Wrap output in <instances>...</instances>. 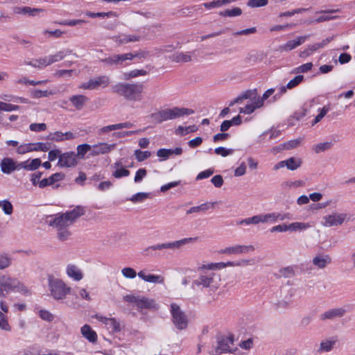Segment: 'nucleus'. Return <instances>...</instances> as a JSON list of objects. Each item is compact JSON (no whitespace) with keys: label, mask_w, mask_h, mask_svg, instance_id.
I'll return each instance as SVG.
<instances>
[{"label":"nucleus","mask_w":355,"mask_h":355,"mask_svg":"<svg viewBox=\"0 0 355 355\" xmlns=\"http://www.w3.org/2000/svg\"><path fill=\"white\" fill-rule=\"evenodd\" d=\"M144 85L142 83H119L112 87V92L128 101H140L143 98Z\"/></svg>","instance_id":"f257e3e1"},{"label":"nucleus","mask_w":355,"mask_h":355,"mask_svg":"<svg viewBox=\"0 0 355 355\" xmlns=\"http://www.w3.org/2000/svg\"><path fill=\"white\" fill-rule=\"evenodd\" d=\"M194 113V110L187 107H174L160 110L152 113L149 117L151 122L155 124H160L164 121L175 119L184 116H189Z\"/></svg>","instance_id":"f03ea898"},{"label":"nucleus","mask_w":355,"mask_h":355,"mask_svg":"<svg viewBox=\"0 0 355 355\" xmlns=\"http://www.w3.org/2000/svg\"><path fill=\"white\" fill-rule=\"evenodd\" d=\"M0 289L1 296L3 297H6V295L10 292L19 291L24 295L29 293L28 288L23 284L9 275H3L0 277Z\"/></svg>","instance_id":"7ed1b4c3"},{"label":"nucleus","mask_w":355,"mask_h":355,"mask_svg":"<svg viewBox=\"0 0 355 355\" xmlns=\"http://www.w3.org/2000/svg\"><path fill=\"white\" fill-rule=\"evenodd\" d=\"M49 286L51 295L57 300L64 299L71 291V288L67 286L63 281L53 277H49Z\"/></svg>","instance_id":"20e7f679"},{"label":"nucleus","mask_w":355,"mask_h":355,"mask_svg":"<svg viewBox=\"0 0 355 355\" xmlns=\"http://www.w3.org/2000/svg\"><path fill=\"white\" fill-rule=\"evenodd\" d=\"M171 313L172 321L175 327L179 330L185 329L188 326V319L185 313L175 303L171 304Z\"/></svg>","instance_id":"39448f33"},{"label":"nucleus","mask_w":355,"mask_h":355,"mask_svg":"<svg viewBox=\"0 0 355 355\" xmlns=\"http://www.w3.org/2000/svg\"><path fill=\"white\" fill-rule=\"evenodd\" d=\"M197 239H198L197 237L184 238L181 240L175 241L173 242L157 244V245H151V246L146 248L144 250V252H146V254H148L150 253V251H151V250H163V249H172V250L178 249V248H181L182 245H186L190 242L195 241Z\"/></svg>","instance_id":"423d86ee"},{"label":"nucleus","mask_w":355,"mask_h":355,"mask_svg":"<svg viewBox=\"0 0 355 355\" xmlns=\"http://www.w3.org/2000/svg\"><path fill=\"white\" fill-rule=\"evenodd\" d=\"M123 300L127 302L135 303L139 309H157L155 300L145 297H140L134 295H126L123 297Z\"/></svg>","instance_id":"0eeeda50"},{"label":"nucleus","mask_w":355,"mask_h":355,"mask_svg":"<svg viewBox=\"0 0 355 355\" xmlns=\"http://www.w3.org/2000/svg\"><path fill=\"white\" fill-rule=\"evenodd\" d=\"M51 148L50 143L37 142L35 144L29 143L20 145L17 152L18 154L22 155L31 151H42L46 152Z\"/></svg>","instance_id":"6e6552de"},{"label":"nucleus","mask_w":355,"mask_h":355,"mask_svg":"<svg viewBox=\"0 0 355 355\" xmlns=\"http://www.w3.org/2000/svg\"><path fill=\"white\" fill-rule=\"evenodd\" d=\"M126 53L123 54H112L107 58L101 60V62L104 63L106 66L114 68L125 67L128 57Z\"/></svg>","instance_id":"1a4fd4ad"},{"label":"nucleus","mask_w":355,"mask_h":355,"mask_svg":"<svg viewBox=\"0 0 355 355\" xmlns=\"http://www.w3.org/2000/svg\"><path fill=\"white\" fill-rule=\"evenodd\" d=\"M233 336H220L218 338L217 346L214 351L211 353L212 355H220L223 353L231 352L230 345H233Z\"/></svg>","instance_id":"9d476101"},{"label":"nucleus","mask_w":355,"mask_h":355,"mask_svg":"<svg viewBox=\"0 0 355 355\" xmlns=\"http://www.w3.org/2000/svg\"><path fill=\"white\" fill-rule=\"evenodd\" d=\"M110 83L109 77L107 76H101L89 80L86 83H83L80 87L83 89L93 90L102 86L105 87Z\"/></svg>","instance_id":"9b49d317"},{"label":"nucleus","mask_w":355,"mask_h":355,"mask_svg":"<svg viewBox=\"0 0 355 355\" xmlns=\"http://www.w3.org/2000/svg\"><path fill=\"white\" fill-rule=\"evenodd\" d=\"M78 164V158L75 152H65L60 155L58 166L61 168L75 167Z\"/></svg>","instance_id":"f8f14e48"},{"label":"nucleus","mask_w":355,"mask_h":355,"mask_svg":"<svg viewBox=\"0 0 355 355\" xmlns=\"http://www.w3.org/2000/svg\"><path fill=\"white\" fill-rule=\"evenodd\" d=\"M347 215L345 214H333L322 218V224L326 227L337 226L343 224Z\"/></svg>","instance_id":"ddd939ff"},{"label":"nucleus","mask_w":355,"mask_h":355,"mask_svg":"<svg viewBox=\"0 0 355 355\" xmlns=\"http://www.w3.org/2000/svg\"><path fill=\"white\" fill-rule=\"evenodd\" d=\"M338 341V336H331L326 339L322 340L319 345V347L316 349L317 354H322L324 352H331L337 342Z\"/></svg>","instance_id":"4468645a"},{"label":"nucleus","mask_w":355,"mask_h":355,"mask_svg":"<svg viewBox=\"0 0 355 355\" xmlns=\"http://www.w3.org/2000/svg\"><path fill=\"white\" fill-rule=\"evenodd\" d=\"M115 147V144H108L107 143H98V144H95L92 146V150L89 153V155L95 157L99 155L106 154L114 149Z\"/></svg>","instance_id":"2eb2a0df"},{"label":"nucleus","mask_w":355,"mask_h":355,"mask_svg":"<svg viewBox=\"0 0 355 355\" xmlns=\"http://www.w3.org/2000/svg\"><path fill=\"white\" fill-rule=\"evenodd\" d=\"M340 12V9H329V10H322L317 13H321L322 15L318 17L315 19L311 21V23H321L324 21H327L333 19H336L338 18V16L333 15L334 13Z\"/></svg>","instance_id":"dca6fc26"},{"label":"nucleus","mask_w":355,"mask_h":355,"mask_svg":"<svg viewBox=\"0 0 355 355\" xmlns=\"http://www.w3.org/2000/svg\"><path fill=\"white\" fill-rule=\"evenodd\" d=\"M254 247L252 245H236L232 247L226 248L220 250L222 254H243L248 253L250 251H254Z\"/></svg>","instance_id":"f3484780"},{"label":"nucleus","mask_w":355,"mask_h":355,"mask_svg":"<svg viewBox=\"0 0 355 355\" xmlns=\"http://www.w3.org/2000/svg\"><path fill=\"white\" fill-rule=\"evenodd\" d=\"M345 313L346 310L343 308H334L329 309L320 314V319L321 320H334L335 318H342Z\"/></svg>","instance_id":"a211bd4d"},{"label":"nucleus","mask_w":355,"mask_h":355,"mask_svg":"<svg viewBox=\"0 0 355 355\" xmlns=\"http://www.w3.org/2000/svg\"><path fill=\"white\" fill-rule=\"evenodd\" d=\"M312 262L317 268L323 269L331 263V258L327 254H318L313 258Z\"/></svg>","instance_id":"6ab92c4d"},{"label":"nucleus","mask_w":355,"mask_h":355,"mask_svg":"<svg viewBox=\"0 0 355 355\" xmlns=\"http://www.w3.org/2000/svg\"><path fill=\"white\" fill-rule=\"evenodd\" d=\"M85 212L86 211L85 207L77 205L72 210L66 211L64 214L67 218V220H68L72 224L80 216L85 215Z\"/></svg>","instance_id":"aec40b11"},{"label":"nucleus","mask_w":355,"mask_h":355,"mask_svg":"<svg viewBox=\"0 0 355 355\" xmlns=\"http://www.w3.org/2000/svg\"><path fill=\"white\" fill-rule=\"evenodd\" d=\"M65 178V175L62 173H55L51 175L48 178L42 179L40 182H39V187L41 189L45 188L48 186H51L54 184L55 182L61 181L64 180Z\"/></svg>","instance_id":"412c9836"},{"label":"nucleus","mask_w":355,"mask_h":355,"mask_svg":"<svg viewBox=\"0 0 355 355\" xmlns=\"http://www.w3.org/2000/svg\"><path fill=\"white\" fill-rule=\"evenodd\" d=\"M72 53V50L71 49H64L62 51H60L56 53L55 55H51L46 57V60H42V64H51L54 62L62 60L67 55H69Z\"/></svg>","instance_id":"4be33fe9"},{"label":"nucleus","mask_w":355,"mask_h":355,"mask_svg":"<svg viewBox=\"0 0 355 355\" xmlns=\"http://www.w3.org/2000/svg\"><path fill=\"white\" fill-rule=\"evenodd\" d=\"M67 216L63 214L57 215L52 220L49 221L51 226L55 227L58 229L67 228V227L71 225V223L67 220Z\"/></svg>","instance_id":"5701e85b"},{"label":"nucleus","mask_w":355,"mask_h":355,"mask_svg":"<svg viewBox=\"0 0 355 355\" xmlns=\"http://www.w3.org/2000/svg\"><path fill=\"white\" fill-rule=\"evenodd\" d=\"M214 273L211 272L205 275H200L198 279H196L193 282V287L196 286H202L205 288H207L211 286L214 282Z\"/></svg>","instance_id":"b1692460"},{"label":"nucleus","mask_w":355,"mask_h":355,"mask_svg":"<svg viewBox=\"0 0 355 355\" xmlns=\"http://www.w3.org/2000/svg\"><path fill=\"white\" fill-rule=\"evenodd\" d=\"M80 331L83 337H85L90 343H94L97 341V334L91 328L89 325L84 324L81 327Z\"/></svg>","instance_id":"393cba45"},{"label":"nucleus","mask_w":355,"mask_h":355,"mask_svg":"<svg viewBox=\"0 0 355 355\" xmlns=\"http://www.w3.org/2000/svg\"><path fill=\"white\" fill-rule=\"evenodd\" d=\"M1 169L3 173L10 174L16 170V162L11 158H4L1 162Z\"/></svg>","instance_id":"a878e982"},{"label":"nucleus","mask_w":355,"mask_h":355,"mask_svg":"<svg viewBox=\"0 0 355 355\" xmlns=\"http://www.w3.org/2000/svg\"><path fill=\"white\" fill-rule=\"evenodd\" d=\"M67 274L76 281H80L83 279L81 270L76 266L73 264H69L67 266Z\"/></svg>","instance_id":"bb28decb"},{"label":"nucleus","mask_w":355,"mask_h":355,"mask_svg":"<svg viewBox=\"0 0 355 355\" xmlns=\"http://www.w3.org/2000/svg\"><path fill=\"white\" fill-rule=\"evenodd\" d=\"M89 98L84 95H74L69 98L70 102L77 110H81Z\"/></svg>","instance_id":"cd10ccee"},{"label":"nucleus","mask_w":355,"mask_h":355,"mask_svg":"<svg viewBox=\"0 0 355 355\" xmlns=\"http://www.w3.org/2000/svg\"><path fill=\"white\" fill-rule=\"evenodd\" d=\"M262 107V101L255 99L252 104L246 105L244 107L239 108V112L245 114H252L256 109Z\"/></svg>","instance_id":"c85d7f7f"},{"label":"nucleus","mask_w":355,"mask_h":355,"mask_svg":"<svg viewBox=\"0 0 355 355\" xmlns=\"http://www.w3.org/2000/svg\"><path fill=\"white\" fill-rule=\"evenodd\" d=\"M306 37L300 36L295 40L288 41L282 49L286 51H291L304 42Z\"/></svg>","instance_id":"c756f323"},{"label":"nucleus","mask_w":355,"mask_h":355,"mask_svg":"<svg viewBox=\"0 0 355 355\" xmlns=\"http://www.w3.org/2000/svg\"><path fill=\"white\" fill-rule=\"evenodd\" d=\"M42 11L43 10L41 8H32L28 6L17 7L15 8V13L28 15L30 16H35Z\"/></svg>","instance_id":"7c9ffc66"},{"label":"nucleus","mask_w":355,"mask_h":355,"mask_svg":"<svg viewBox=\"0 0 355 355\" xmlns=\"http://www.w3.org/2000/svg\"><path fill=\"white\" fill-rule=\"evenodd\" d=\"M195 51H192L190 54L184 52H178L174 53L172 56L173 61L176 62H189L191 61V55H193Z\"/></svg>","instance_id":"2f4dec72"},{"label":"nucleus","mask_w":355,"mask_h":355,"mask_svg":"<svg viewBox=\"0 0 355 355\" xmlns=\"http://www.w3.org/2000/svg\"><path fill=\"white\" fill-rule=\"evenodd\" d=\"M141 38V36L136 35H123L119 36L116 41L119 44H124L129 42H139Z\"/></svg>","instance_id":"473e14b6"},{"label":"nucleus","mask_w":355,"mask_h":355,"mask_svg":"<svg viewBox=\"0 0 355 355\" xmlns=\"http://www.w3.org/2000/svg\"><path fill=\"white\" fill-rule=\"evenodd\" d=\"M302 161L300 158L291 157L286 159V167L291 171H295L301 166Z\"/></svg>","instance_id":"72a5a7b5"},{"label":"nucleus","mask_w":355,"mask_h":355,"mask_svg":"<svg viewBox=\"0 0 355 355\" xmlns=\"http://www.w3.org/2000/svg\"><path fill=\"white\" fill-rule=\"evenodd\" d=\"M242 14V10L239 7L233 8L232 9H227L219 12V15L221 17H237Z\"/></svg>","instance_id":"f704fd0d"},{"label":"nucleus","mask_w":355,"mask_h":355,"mask_svg":"<svg viewBox=\"0 0 355 355\" xmlns=\"http://www.w3.org/2000/svg\"><path fill=\"white\" fill-rule=\"evenodd\" d=\"M85 15L91 18H96V17H117L118 15L116 12L114 11H109L107 12H93L91 11H86Z\"/></svg>","instance_id":"c9c22d12"},{"label":"nucleus","mask_w":355,"mask_h":355,"mask_svg":"<svg viewBox=\"0 0 355 355\" xmlns=\"http://www.w3.org/2000/svg\"><path fill=\"white\" fill-rule=\"evenodd\" d=\"M216 202H211V203H203L199 206H196V207H191L189 209H188L187 211V214H193V213H195V212H199V211H206L210 207H214V205L216 204Z\"/></svg>","instance_id":"e433bc0d"},{"label":"nucleus","mask_w":355,"mask_h":355,"mask_svg":"<svg viewBox=\"0 0 355 355\" xmlns=\"http://www.w3.org/2000/svg\"><path fill=\"white\" fill-rule=\"evenodd\" d=\"M107 328L112 333H119L121 330L119 321L114 318H110V320L107 323Z\"/></svg>","instance_id":"4c0bfd02"},{"label":"nucleus","mask_w":355,"mask_h":355,"mask_svg":"<svg viewBox=\"0 0 355 355\" xmlns=\"http://www.w3.org/2000/svg\"><path fill=\"white\" fill-rule=\"evenodd\" d=\"M333 146L331 141H326L323 143H319L313 147V150L315 153H320L325 150L330 149Z\"/></svg>","instance_id":"58836bf2"},{"label":"nucleus","mask_w":355,"mask_h":355,"mask_svg":"<svg viewBox=\"0 0 355 355\" xmlns=\"http://www.w3.org/2000/svg\"><path fill=\"white\" fill-rule=\"evenodd\" d=\"M128 60H132L134 58H138L139 60L147 58L149 55V52L145 50H140L135 53H127Z\"/></svg>","instance_id":"ea45409f"},{"label":"nucleus","mask_w":355,"mask_h":355,"mask_svg":"<svg viewBox=\"0 0 355 355\" xmlns=\"http://www.w3.org/2000/svg\"><path fill=\"white\" fill-rule=\"evenodd\" d=\"M147 74V71L144 69H134L128 73H124V79L129 80L130 78H136L138 76H145Z\"/></svg>","instance_id":"a19ab883"},{"label":"nucleus","mask_w":355,"mask_h":355,"mask_svg":"<svg viewBox=\"0 0 355 355\" xmlns=\"http://www.w3.org/2000/svg\"><path fill=\"white\" fill-rule=\"evenodd\" d=\"M134 155L135 156L136 159L138 162H141L149 158L151 156V152L148 150L142 151L139 149H137L135 150Z\"/></svg>","instance_id":"79ce46f5"},{"label":"nucleus","mask_w":355,"mask_h":355,"mask_svg":"<svg viewBox=\"0 0 355 355\" xmlns=\"http://www.w3.org/2000/svg\"><path fill=\"white\" fill-rule=\"evenodd\" d=\"M92 150V146H90L88 144H80L77 146V157H80L81 158H83L86 153Z\"/></svg>","instance_id":"37998d69"},{"label":"nucleus","mask_w":355,"mask_h":355,"mask_svg":"<svg viewBox=\"0 0 355 355\" xmlns=\"http://www.w3.org/2000/svg\"><path fill=\"white\" fill-rule=\"evenodd\" d=\"M309 227V225L304 223L295 222L287 225V231H297L305 230Z\"/></svg>","instance_id":"c03bdc74"},{"label":"nucleus","mask_w":355,"mask_h":355,"mask_svg":"<svg viewBox=\"0 0 355 355\" xmlns=\"http://www.w3.org/2000/svg\"><path fill=\"white\" fill-rule=\"evenodd\" d=\"M0 207L6 215H10L13 211V207L11 202L7 200L0 201Z\"/></svg>","instance_id":"a18cd8bd"},{"label":"nucleus","mask_w":355,"mask_h":355,"mask_svg":"<svg viewBox=\"0 0 355 355\" xmlns=\"http://www.w3.org/2000/svg\"><path fill=\"white\" fill-rule=\"evenodd\" d=\"M11 258L8 254H0V270L8 268L11 265Z\"/></svg>","instance_id":"49530a36"},{"label":"nucleus","mask_w":355,"mask_h":355,"mask_svg":"<svg viewBox=\"0 0 355 355\" xmlns=\"http://www.w3.org/2000/svg\"><path fill=\"white\" fill-rule=\"evenodd\" d=\"M313 67L312 62H307L304 64H302L296 68H295L292 73H306L309 71L311 70Z\"/></svg>","instance_id":"de8ad7c7"},{"label":"nucleus","mask_w":355,"mask_h":355,"mask_svg":"<svg viewBox=\"0 0 355 355\" xmlns=\"http://www.w3.org/2000/svg\"><path fill=\"white\" fill-rule=\"evenodd\" d=\"M52 94V92L48 90L33 89L31 91V96L34 98H40L42 97H46Z\"/></svg>","instance_id":"09e8293b"},{"label":"nucleus","mask_w":355,"mask_h":355,"mask_svg":"<svg viewBox=\"0 0 355 355\" xmlns=\"http://www.w3.org/2000/svg\"><path fill=\"white\" fill-rule=\"evenodd\" d=\"M304 80V76L297 75L294 78L291 80L286 85V87L289 89H291L295 87H297L299 84H300Z\"/></svg>","instance_id":"8fccbe9b"},{"label":"nucleus","mask_w":355,"mask_h":355,"mask_svg":"<svg viewBox=\"0 0 355 355\" xmlns=\"http://www.w3.org/2000/svg\"><path fill=\"white\" fill-rule=\"evenodd\" d=\"M268 3V0H249L247 5L250 8H259L266 6Z\"/></svg>","instance_id":"3c124183"},{"label":"nucleus","mask_w":355,"mask_h":355,"mask_svg":"<svg viewBox=\"0 0 355 355\" xmlns=\"http://www.w3.org/2000/svg\"><path fill=\"white\" fill-rule=\"evenodd\" d=\"M234 149L232 148H225V147H218L215 148L214 152L217 155H220L222 157H227L228 155H232L234 153Z\"/></svg>","instance_id":"603ef678"},{"label":"nucleus","mask_w":355,"mask_h":355,"mask_svg":"<svg viewBox=\"0 0 355 355\" xmlns=\"http://www.w3.org/2000/svg\"><path fill=\"white\" fill-rule=\"evenodd\" d=\"M130 172L129 170L121 167L120 168H117L114 172H113L112 175L115 178H121L123 177H127L130 175Z\"/></svg>","instance_id":"864d4df0"},{"label":"nucleus","mask_w":355,"mask_h":355,"mask_svg":"<svg viewBox=\"0 0 355 355\" xmlns=\"http://www.w3.org/2000/svg\"><path fill=\"white\" fill-rule=\"evenodd\" d=\"M149 196V193H144V192H139L136 194H134L131 198L130 200L133 202H142L145 199H146Z\"/></svg>","instance_id":"5fc2aeb1"},{"label":"nucleus","mask_w":355,"mask_h":355,"mask_svg":"<svg viewBox=\"0 0 355 355\" xmlns=\"http://www.w3.org/2000/svg\"><path fill=\"white\" fill-rule=\"evenodd\" d=\"M121 272L125 277L128 279H133L137 275L135 270L129 267L123 268Z\"/></svg>","instance_id":"6e6d98bb"},{"label":"nucleus","mask_w":355,"mask_h":355,"mask_svg":"<svg viewBox=\"0 0 355 355\" xmlns=\"http://www.w3.org/2000/svg\"><path fill=\"white\" fill-rule=\"evenodd\" d=\"M301 142L300 139L288 141L283 144V148L286 150H290L297 147Z\"/></svg>","instance_id":"4d7b16f0"},{"label":"nucleus","mask_w":355,"mask_h":355,"mask_svg":"<svg viewBox=\"0 0 355 355\" xmlns=\"http://www.w3.org/2000/svg\"><path fill=\"white\" fill-rule=\"evenodd\" d=\"M202 6L207 9L219 8L223 6L222 0H213L211 2L202 3Z\"/></svg>","instance_id":"13d9d810"},{"label":"nucleus","mask_w":355,"mask_h":355,"mask_svg":"<svg viewBox=\"0 0 355 355\" xmlns=\"http://www.w3.org/2000/svg\"><path fill=\"white\" fill-rule=\"evenodd\" d=\"M28 171H33L37 170L41 165L42 161L40 158H35L32 159L30 162H28Z\"/></svg>","instance_id":"bf43d9fd"},{"label":"nucleus","mask_w":355,"mask_h":355,"mask_svg":"<svg viewBox=\"0 0 355 355\" xmlns=\"http://www.w3.org/2000/svg\"><path fill=\"white\" fill-rule=\"evenodd\" d=\"M147 171L146 168H139L137 171L134 180L135 182H140L146 176Z\"/></svg>","instance_id":"052dcab7"},{"label":"nucleus","mask_w":355,"mask_h":355,"mask_svg":"<svg viewBox=\"0 0 355 355\" xmlns=\"http://www.w3.org/2000/svg\"><path fill=\"white\" fill-rule=\"evenodd\" d=\"M279 273L281 274L282 276L286 278L291 277L295 275L294 270L291 266L281 268L279 270Z\"/></svg>","instance_id":"680f3d73"},{"label":"nucleus","mask_w":355,"mask_h":355,"mask_svg":"<svg viewBox=\"0 0 355 355\" xmlns=\"http://www.w3.org/2000/svg\"><path fill=\"white\" fill-rule=\"evenodd\" d=\"M257 94V89H248L246 90L244 93L242 94L243 98L244 99L250 98L252 101H254L256 98V96Z\"/></svg>","instance_id":"e2e57ef3"},{"label":"nucleus","mask_w":355,"mask_h":355,"mask_svg":"<svg viewBox=\"0 0 355 355\" xmlns=\"http://www.w3.org/2000/svg\"><path fill=\"white\" fill-rule=\"evenodd\" d=\"M39 315L42 320L48 322H51L54 319L53 315L47 310H40Z\"/></svg>","instance_id":"0e129e2a"},{"label":"nucleus","mask_w":355,"mask_h":355,"mask_svg":"<svg viewBox=\"0 0 355 355\" xmlns=\"http://www.w3.org/2000/svg\"><path fill=\"white\" fill-rule=\"evenodd\" d=\"M31 131L42 132L46 129V125L44 123H31L29 126Z\"/></svg>","instance_id":"69168bd1"},{"label":"nucleus","mask_w":355,"mask_h":355,"mask_svg":"<svg viewBox=\"0 0 355 355\" xmlns=\"http://www.w3.org/2000/svg\"><path fill=\"white\" fill-rule=\"evenodd\" d=\"M58 237L60 241L67 240L71 235V232L67 228L58 229Z\"/></svg>","instance_id":"338daca9"},{"label":"nucleus","mask_w":355,"mask_h":355,"mask_svg":"<svg viewBox=\"0 0 355 355\" xmlns=\"http://www.w3.org/2000/svg\"><path fill=\"white\" fill-rule=\"evenodd\" d=\"M47 139H50V140H54L56 141H62L64 139V133H62L60 131H56L54 133L50 134L48 136Z\"/></svg>","instance_id":"774afa93"}]
</instances>
